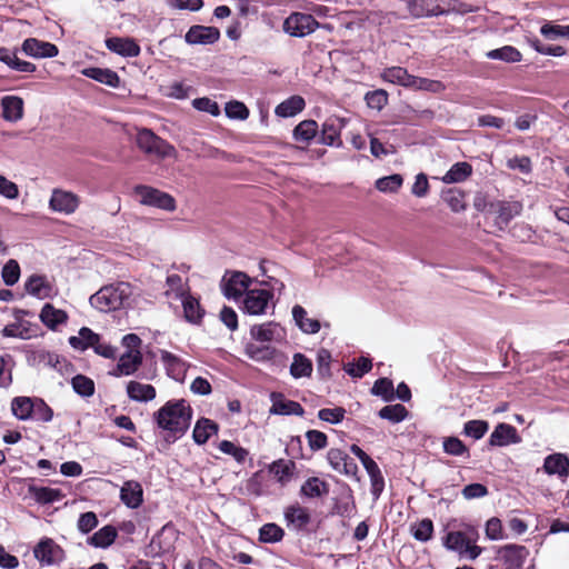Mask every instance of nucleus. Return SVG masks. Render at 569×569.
<instances>
[{
    "instance_id": "nucleus-1",
    "label": "nucleus",
    "mask_w": 569,
    "mask_h": 569,
    "mask_svg": "<svg viewBox=\"0 0 569 569\" xmlns=\"http://www.w3.org/2000/svg\"><path fill=\"white\" fill-rule=\"evenodd\" d=\"M192 411L184 400L168 401L156 413L158 426L174 435H183L189 428Z\"/></svg>"
},
{
    "instance_id": "nucleus-2",
    "label": "nucleus",
    "mask_w": 569,
    "mask_h": 569,
    "mask_svg": "<svg viewBox=\"0 0 569 569\" xmlns=\"http://www.w3.org/2000/svg\"><path fill=\"white\" fill-rule=\"evenodd\" d=\"M131 295L130 283L121 281L102 287L90 297V303L102 312H109L124 307Z\"/></svg>"
},
{
    "instance_id": "nucleus-3",
    "label": "nucleus",
    "mask_w": 569,
    "mask_h": 569,
    "mask_svg": "<svg viewBox=\"0 0 569 569\" xmlns=\"http://www.w3.org/2000/svg\"><path fill=\"white\" fill-rule=\"evenodd\" d=\"M478 538V530L472 526H466L462 530L449 531L443 539V546L448 550L458 552L461 557L475 560L482 551L477 546Z\"/></svg>"
},
{
    "instance_id": "nucleus-4",
    "label": "nucleus",
    "mask_w": 569,
    "mask_h": 569,
    "mask_svg": "<svg viewBox=\"0 0 569 569\" xmlns=\"http://www.w3.org/2000/svg\"><path fill=\"white\" fill-rule=\"evenodd\" d=\"M136 142L140 150L158 159L171 158L177 154L172 144L146 128L138 131Z\"/></svg>"
},
{
    "instance_id": "nucleus-5",
    "label": "nucleus",
    "mask_w": 569,
    "mask_h": 569,
    "mask_svg": "<svg viewBox=\"0 0 569 569\" xmlns=\"http://www.w3.org/2000/svg\"><path fill=\"white\" fill-rule=\"evenodd\" d=\"M134 194L139 198V202L141 204L154 207L169 212L176 210L177 206L174 198L171 194L153 187L144 184L136 186Z\"/></svg>"
},
{
    "instance_id": "nucleus-6",
    "label": "nucleus",
    "mask_w": 569,
    "mask_h": 569,
    "mask_svg": "<svg viewBox=\"0 0 569 569\" xmlns=\"http://www.w3.org/2000/svg\"><path fill=\"white\" fill-rule=\"evenodd\" d=\"M521 211L522 204L519 201H491L488 219H491L499 230H503Z\"/></svg>"
},
{
    "instance_id": "nucleus-7",
    "label": "nucleus",
    "mask_w": 569,
    "mask_h": 569,
    "mask_svg": "<svg viewBox=\"0 0 569 569\" xmlns=\"http://www.w3.org/2000/svg\"><path fill=\"white\" fill-rule=\"evenodd\" d=\"M252 282L253 279L242 271H226L220 287L226 298L238 300L246 296Z\"/></svg>"
},
{
    "instance_id": "nucleus-8",
    "label": "nucleus",
    "mask_w": 569,
    "mask_h": 569,
    "mask_svg": "<svg viewBox=\"0 0 569 569\" xmlns=\"http://www.w3.org/2000/svg\"><path fill=\"white\" fill-rule=\"evenodd\" d=\"M319 23L311 16L302 12L291 13L283 22V31L291 37H306L312 33Z\"/></svg>"
},
{
    "instance_id": "nucleus-9",
    "label": "nucleus",
    "mask_w": 569,
    "mask_h": 569,
    "mask_svg": "<svg viewBox=\"0 0 569 569\" xmlns=\"http://www.w3.org/2000/svg\"><path fill=\"white\" fill-rule=\"evenodd\" d=\"M34 558L41 565H53L61 562L66 555L63 549L51 538L41 539L33 549Z\"/></svg>"
},
{
    "instance_id": "nucleus-10",
    "label": "nucleus",
    "mask_w": 569,
    "mask_h": 569,
    "mask_svg": "<svg viewBox=\"0 0 569 569\" xmlns=\"http://www.w3.org/2000/svg\"><path fill=\"white\" fill-rule=\"evenodd\" d=\"M528 556V549L521 545L509 543L497 549V559L506 566V569L521 568Z\"/></svg>"
},
{
    "instance_id": "nucleus-11",
    "label": "nucleus",
    "mask_w": 569,
    "mask_h": 569,
    "mask_svg": "<svg viewBox=\"0 0 569 569\" xmlns=\"http://www.w3.org/2000/svg\"><path fill=\"white\" fill-rule=\"evenodd\" d=\"M271 298L272 293L270 290L251 289L247 291L243 298L242 310L252 316L263 315L266 313Z\"/></svg>"
},
{
    "instance_id": "nucleus-12",
    "label": "nucleus",
    "mask_w": 569,
    "mask_h": 569,
    "mask_svg": "<svg viewBox=\"0 0 569 569\" xmlns=\"http://www.w3.org/2000/svg\"><path fill=\"white\" fill-rule=\"evenodd\" d=\"M80 204L79 197L71 192L62 189H53L49 201V207L52 211L71 214Z\"/></svg>"
},
{
    "instance_id": "nucleus-13",
    "label": "nucleus",
    "mask_w": 569,
    "mask_h": 569,
    "mask_svg": "<svg viewBox=\"0 0 569 569\" xmlns=\"http://www.w3.org/2000/svg\"><path fill=\"white\" fill-rule=\"evenodd\" d=\"M21 50L26 56L34 59L53 58L59 53L56 44L37 38H27L22 42Z\"/></svg>"
},
{
    "instance_id": "nucleus-14",
    "label": "nucleus",
    "mask_w": 569,
    "mask_h": 569,
    "mask_svg": "<svg viewBox=\"0 0 569 569\" xmlns=\"http://www.w3.org/2000/svg\"><path fill=\"white\" fill-rule=\"evenodd\" d=\"M329 465L339 473L355 477L358 472V466L352 458L341 449L331 448L327 453Z\"/></svg>"
},
{
    "instance_id": "nucleus-15",
    "label": "nucleus",
    "mask_w": 569,
    "mask_h": 569,
    "mask_svg": "<svg viewBox=\"0 0 569 569\" xmlns=\"http://www.w3.org/2000/svg\"><path fill=\"white\" fill-rule=\"evenodd\" d=\"M220 38V31L214 27L192 26L186 33L184 40L189 44H212Z\"/></svg>"
},
{
    "instance_id": "nucleus-16",
    "label": "nucleus",
    "mask_w": 569,
    "mask_h": 569,
    "mask_svg": "<svg viewBox=\"0 0 569 569\" xmlns=\"http://www.w3.org/2000/svg\"><path fill=\"white\" fill-rule=\"evenodd\" d=\"M287 526L296 531L303 530L311 521L310 512L299 503L288 506L283 512Z\"/></svg>"
},
{
    "instance_id": "nucleus-17",
    "label": "nucleus",
    "mask_w": 569,
    "mask_h": 569,
    "mask_svg": "<svg viewBox=\"0 0 569 569\" xmlns=\"http://www.w3.org/2000/svg\"><path fill=\"white\" fill-rule=\"evenodd\" d=\"M270 400L272 406L269 410L271 415H281V416H302L305 413V409L302 406L293 400L287 399L280 392H272L270 395Z\"/></svg>"
},
{
    "instance_id": "nucleus-18",
    "label": "nucleus",
    "mask_w": 569,
    "mask_h": 569,
    "mask_svg": "<svg viewBox=\"0 0 569 569\" xmlns=\"http://www.w3.org/2000/svg\"><path fill=\"white\" fill-rule=\"evenodd\" d=\"M250 336L260 342H272L284 339V329L274 322H267L251 327Z\"/></svg>"
},
{
    "instance_id": "nucleus-19",
    "label": "nucleus",
    "mask_w": 569,
    "mask_h": 569,
    "mask_svg": "<svg viewBox=\"0 0 569 569\" xmlns=\"http://www.w3.org/2000/svg\"><path fill=\"white\" fill-rule=\"evenodd\" d=\"M521 441L517 429L508 423H499L490 435L489 445L491 447H505Z\"/></svg>"
},
{
    "instance_id": "nucleus-20",
    "label": "nucleus",
    "mask_w": 569,
    "mask_h": 569,
    "mask_svg": "<svg viewBox=\"0 0 569 569\" xmlns=\"http://www.w3.org/2000/svg\"><path fill=\"white\" fill-rule=\"evenodd\" d=\"M160 360L169 377L177 381H183L189 368V365L184 360L167 350H160Z\"/></svg>"
},
{
    "instance_id": "nucleus-21",
    "label": "nucleus",
    "mask_w": 569,
    "mask_h": 569,
    "mask_svg": "<svg viewBox=\"0 0 569 569\" xmlns=\"http://www.w3.org/2000/svg\"><path fill=\"white\" fill-rule=\"evenodd\" d=\"M120 499L130 509L139 508L143 502V489L140 482L126 481L120 489Z\"/></svg>"
},
{
    "instance_id": "nucleus-22",
    "label": "nucleus",
    "mask_w": 569,
    "mask_h": 569,
    "mask_svg": "<svg viewBox=\"0 0 569 569\" xmlns=\"http://www.w3.org/2000/svg\"><path fill=\"white\" fill-rule=\"evenodd\" d=\"M24 288L29 295L38 299L50 298L53 293V286L46 276L41 274L30 276L24 283Z\"/></svg>"
},
{
    "instance_id": "nucleus-23",
    "label": "nucleus",
    "mask_w": 569,
    "mask_h": 569,
    "mask_svg": "<svg viewBox=\"0 0 569 569\" xmlns=\"http://www.w3.org/2000/svg\"><path fill=\"white\" fill-rule=\"evenodd\" d=\"M343 126L342 119L338 117L328 118L322 124L320 142L327 146H340V132Z\"/></svg>"
},
{
    "instance_id": "nucleus-24",
    "label": "nucleus",
    "mask_w": 569,
    "mask_h": 569,
    "mask_svg": "<svg viewBox=\"0 0 569 569\" xmlns=\"http://www.w3.org/2000/svg\"><path fill=\"white\" fill-rule=\"evenodd\" d=\"M141 362V352L139 350H129L119 358L118 365L112 375L116 377L130 376L138 370Z\"/></svg>"
},
{
    "instance_id": "nucleus-25",
    "label": "nucleus",
    "mask_w": 569,
    "mask_h": 569,
    "mask_svg": "<svg viewBox=\"0 0 569 569\" xmlns=\"http://www.w3.org/2000/svg\"><path fill=\"white\" fill-rule=\"evenodd\" d=\"M107 48L122 57H137L140 53V47L133 39L113 37L106 40Z\"/></svg>"
},
{
    "instance_id": "nucleus-26",
    "label": "nucleus",
    "mask_w": 569,
    "mask_h": 569,
    "mask_svg": "<svg viewBox=\"0 0 569 569\" xmlns=\"http://www.w3.org/2000/svg\"><path fill=\"white\" fill-rule=\"evenodd\" d=\"M164 296L168 300H182L190 293V288L179 274H170L166 280Z\"/></svg>"
},
{
    "instance_id": "nucleus-27",
    "label": "nucleus",
    "mask_w": 569,
    "mask_h": 569,
    "mask_svg": "<svg viewBox=\"0 0 569 569\" xmlns=\"http://www.w3.org/2000/svg\"><path fill=\"white\" fill-rule=\"evenodd\" d=\"M2 118L9 122H17L23 117V100L18 96H6L1 99Z\"/></svg>"
},
{
    "instance_id": "nucleus-28",
    "label": "nucleus",
    "mask_w": 569,
    "mask_h": 569,
    "mask_svg": "<svg viewBox=\"0 0 569 569\" xmlns=\"http://www.w3.org/2000/svg\"><path fill=\"white\" fill-rule=\"evenodd\" d=\"M28 491L30 496L40 505L53 503L60 501L64 497L60 489L36 485H30L28 487Z\"/></svg>"
},
{
    "instance_id": "nucleus-29",
    "label": "nucleus",
    "mask_w": 569,
    "mask_h": 569,
    "mask_svg": "<svg viewBox=\"0 0 569 569\" xmlns=\"http://www.w3.org/2000/svg\"><path fill=\"white\" fill-rule=\"evenodd\" d=\"M408 10L416 18L438 16L443 12L437 0H410Z\"/></svg>"
},
{
    "instance_id": "nucleus-30",
    "label": "nucleus",
    "mask_w": 569,
    "mask_h": 569,
    "mask_svg": "<svg viewBox=\"0 0 569 569\" xmlns=\"http://www.w3.org/2000/svg\"><path fill=\"white\" fill-rule=\"evenodd\" d=\"M543 469L548 475L567 477L569 475V459L563 453H552L546 457Z\"/></svg>"
},
{
    "instance_id": "nucleus-31",
    "label": "nucleus",
    "mask_w": 569,
    "mask_h": 569,
    "mask_svg": "<svg viewBox=\"0 0 569 569\" xmlns=\"http://www.w3.org/2000/svg\"><path fill=\"white\" fill-rule=\"evenodd\" d=\"M0 61L6 63L12 70L19 72L32 73L37 69L36 64L29 61L20 60L17 57L16 51H11L4 47L0 48Z\"/></svg>"
},
{
    "instance_id": "nucleus-32",
    "label": "nucleus",
    "mask_w": 569,
    "mask_h": 569,
    "mask_svg": "<svg viewBox=\"0 0 569 569\" xmlns=\"http://www.w3.org/2000/svg\"><path fill=\"white\" fill-rule=\"evenodd\" d=\"M181 303L184 319L190 323H200L204 316V310L201 307L199 300L189 293L181 300Z\"/></svg>"
},
{
    "instance_id": "nucleus-33",
    "label": "nucleus",
    "mask_w": 569,
    "mask_h": 569,
    "mask_svg": "<svg viewBox=\"0 0 569 569\" xmlns=\"http://www.w3.org/2000/svg\"><path fill=\"white\" fill-rule=\"evenodd\" d=\"M127 393L131 400L147 402L156 398V389L151 385L130 381L127 385Z\"/></svg>"
},
{
    "instance_id": "nucleus-34",
    "label": "nucleus",
    "mask_w": 569,
    "mask_h": 569,
    "mask_svg": "<svg viewBox=\"0 0 569 569\" xmlns=\"http://www.w3.org/2000/svg\"><path fill=\"white\" fill-rule=\"evenodd\" d=\"M41 321L50 329L54 330L59 325L67 321L68 315L64 310L57 309L50 303H46L40 312Z\"/></svg>"
},
{
    "instance_id": "nucleus-35",
    "label": "nucleus",
    "mask_w": 569,
    "mask_h": 569,
    "mask_svg": "<svg viewBox=\"0 0 569 569\" xmlns=\"http://www.w3.org/2000/svg\"><path fill=\"white\" fill-rule=\"evenodd\" d=\"M292 317L297 323V326L309 335L317 333L320 330V322L317 319L308 318L307 311L303 307L296 305L292 308Z\"/></svg>"
},
{
    "instance_id": "nucleus-36",
    "label": "nucleus",
    "mask_w": 569,
    "mask_h": 569,
    "mask_svg": "<svg viewBox=\"0 0 569 569\" xmlns=\"http://www.w3.org/2000/svg\"><path fill=\"white\" fill-rule=\"evenodd\" d=\"M305 99L300 96H292L276 107L274 113L281 118H289L298 114L305 109Z\"/></svg>"
},
{
    "instance_id": "nucleus-37",
    "label": "nucleus",
    "mask_w": 569,
    "mask_h": 569,
    "mask_svg": "<svg viewBox=\"0 0 569 569\" xmlns=\"http://www.w3.org/2000/svg\"><path fill=\"white\" fill-rule=\"evenodd\" d=\"M99 338L98 333L93 332L90 328L83 327L79 330L78 336L69 338V343L72 348L83 351L88 348H93L98 343Z\"/></svg>"
},
{
    "instance_id": "nucleus-38",
    "label": "nucleus",
    "mask_w": 569,
    "mask_h": 569,
    "mask_svg": "<svg viewBox=\"0 0 569 569\" xmlns=\"http://www.w3.org/2000/svg\"><path fill=\"white\" fill-rule=\"evenodd\" d=\"M329 491L328 483L318 477L308 478L300 488V496L306 498H319Z\"/></svg>"
},
{
    "instance_id": "nucleus-39",
    "label": "nucleus",
    "mask_w": 569,
    "mask_h": 569,
    "mask_svg": "<svg viewBox=\"0 0 569 569\" xmlns=\"http://www.w3.org/2000/svg\"><path fill=\"white\" fill-rule=\"evenodd\" d=\"M218 425L210 419L202 418L198 420L192 433L194 442L198 445L206 443L213 433L218 432Z\"/></svg>"
},
{
    "instance_id": "nucleus-40",
    "label": "nucleus",
    "mask_w": 569,
    "mask_h": 569,
    "mask_svg": "<svg viewBox=\"0 0 569 569\" xmlns=\"http://www.w3.org/2000/svg\"><path fill=\"white\" fill-rule=\"evenodd\" d=\"M82 73L90 79L108 84L112 88H117L120 82L118 74L110 69L87 68Z\"/></svg>"
},
{
    "instance_id": "nucleus-41",
    "label": "nucleus",
    "mask_w": 569,
    "mask_h": 569,
    "mask_svg": "<svg viewBox=\"0 0 569 569\" xmlns=\"http://www.w3.org/2000/svg\"><path fill=\"white\" fill-rule=\"evenodd\" d=\"M117 530L112 526H104L88 538V543L96 548H107L113 543L117 538Z\"/></svg>"
},
{
    "instance_id": "nucleus-42",
    "label": "nucleus",
    "mask_w": 569,
    "mask_h": 569,
    "mask_svg": "<svg viewBox=\"0 0 569 569\" xmlns=\"http://www.w3.org/2000/svg\"><path fill=\"white\" fill-rule=\"evenodd\" d=\"M34 398L16 397L11 401V411L19 420L31 419Z\"/></svg>"
},
{
    "instance_id": "nucleus-43",
    "label": "nucleus",
    "mask_w": 569,
    "mask_h": 569,
    "mask_svg": "<svg viewBox=\"0 0 569 569\" xmlns=\"http://www.w3.org/2000/svg\"><path fill=\"white\" fill-rule=\"evenodd\" d=\"M381 77L385 81L409 88L413 76L402 67H391L385 69Z\"/></svg>"
},
{
    "instance_id": "nucleus-44",
    "label": "nucleus",
    "mask_w": 569,
    "mask_h": 569,
    "mask_svg": "<svg viewBox=\"0 0 569 569\" xmlns=\"http://www.w3.org/2000/svg\"><path fill=\"white\" fill-rule=\"evenodd\" d=\"M472 173V167L468 162L455 163L442 177L445 183L465 181Z\"/></svg>"
},
{
    "instance_id": "nucleus-45",
    "label": "nucleus",
    "mask_w": 569,
    "mask_h": 569,
    "mask_svg": "<svg viewBox=\"0 0 569 569\" xmlns=\"http://www.w3.org/2000/svg\"><path fill=\"white\" fill-rule=\"evenodd\" d=\"M441 197L453 212H462L467 208L465 192L458 188L443 191Z\"/></svg>"
},
{
    "instance_id": "nucleus-46",
    "label": "nucleus",
    "mask_w": 569,
    "mask_h": 569,
    "mask_svg": "<svg viewBox=\"0 0 569 569\" xmlns=\"http://www.w3.org/2000/svg\"><path fill=\"white\" fill-rule=\"evenodd\" d=\"M290 373L293 378L299 379L310 377L312 373V362L302 353H295L290 366Z\"/></svg>"
},
{
    "instance_id": "nucleus-47",
    "label": "nucleus",
    "mask_w": 569,
    "mask_h": 569,
    "mask_svg": "<svg viewBox=\"0 0 569 569\" xmlns=\"http://www.w3.org/2000/svg\"><path fill=\"white\" fill-rule=\"evenodd\" d=\"M2 335L10 338L30 339L33 337L34 331L26 321H16L7 325L2 329Z\"/></svg>"
},
{
    "instance_id": "nucleus-48",
    "label": "nucleus",
    "mask_w": 569,
    "mask_h": 569,
    "mask_svg": "<svg viewBox=\"0 0 569 569\" xmlns=\"http://www.w3.org/2000/svg\"><path fill=\"white\" fill-rule=\"evenodd\" d=\"M488 59L501 60L505 62H519L521 60V53L518 49L511 46H505L499 49L490 50L486 53Z\"/></svg>"
},
{
    "instance_id": "nucleus-49",
    "label": "nucleus",
    "mask_w": 569,
    "mask_h": 569,
    "mask_svg": "<svg viewBox=\"0 0 569 569\" xmlns=\"http://www.w3.org/2000/svg\"><path fill=\"white\" fill-rule=\"evenodd\" d=\"M378 416L381 419H386L392 423H398L407 418L408 410L400 403L389 405L381 408L378 412Z\"/></svg>"
},
{
    "instance_id": "nucleus-50",
    "label": "nucleus",
    "mask_w": 569,
    "mask_h": 569,
    "mask_svg": "<svg viewBox=\"0 0 569 569\" xmlns=\"http://www.w3.org/2000/svg\"><path fill=\"white\" fill-rule=\"evenodd\" d=\"M365 469L370 478L371 493L375 499H378L385 489V479L381 473V470H380L379 466L377 465V462H373L372 465L367 466V468H365Z\"/></svg>"
},
{
    "instance_id": "nucleus-51",
    "label": "nucleus",
    "mask_w": 569,
    "mask_h": 569,
    "mask_svg": "<svg viewBox=\"0 0 569 569\" xmlns=\"http://www.w3.org/2000/svg\"><path fill=\"white\" fill-rule=\"evenodd\" d=\"M318 132V123L315 120H303L293 130L297 141L309 142Z\"/></svg>"
},
{
    "instance_id": "nucleus-52",
    "label": "nucleus",
    "mask_w": 569,
    "mask_h": 569,
    "mask_svg": "<svg viewBox=\"0 0 569 569\" xmlns=\"http://www.w3.org/2000/svg\"><path fill=\"white\" fill-rule=\"evenodd\" d=\"M403 183V178L399 173L379 178L375 186L380 192L395 193Z\"/></svg>"
},
{
    "instance_id": "nucleus-53",
    "label": "nucleus",
    "mask_w": 569,
    "mask_h": 569,
    "mask_svg": "<svg viewBox=\"0 0 569 569\" xmlns=\"http://www.w3.org/2000/svg\"><path fill=\"white\" fill-rule=\"evenodd\" d=\"M283 529L276 523H266L259 530V540L266 543H274L282 540Z\"/></svg>"
},
{
    "instance_id": "nucleus-54",
    "label": "nucleus",
    "mask_w": 569,
    "mask_h": 569,
    "mask_svg": "<svg viewBox=\"0 0 569 569\" xmlns=\"http://www.w3.org/2000/svg\"><path fill=\"white\" fill-rule=\"evenodd\" d=\"M409 89L438 93L445 90V86L438 80L413 76Z\"/></svg>"
},
{
    "instance_id": "nucleus-55",
    "label": "nucleus",
    "mask_w": 569,
    "mask_h": 569,
    "mask_svg": "<svg viewBox=\"0 0 569 569\" xmlns=\"http://www.w3.org/2000/svg\"><path fill=\"white\" fill-rule=\"evenodd\" d=\"M540 33L547 40H557L559 38L569 39V26L556 24L552 22H546L540 28Z\"/></svg>"
},
{
    "instance_id": "nucleus-56",
    "label": "nucleus",
    "mask_w": 569,
    "mask_h": 569,
    "mask_svg": "<svg viewBox=\"0 0 569 569\" xmlns=\"http://www.w3.org/2000/svg\"><path fill=\"white\" fill-rule=\"evenodd\" d=\"M489 430V423L485 420H470L463 426V435L475 440L481 439Z\"/></svg>"
},
{
    "instance_id": "nucleus-57",
    "label": "nucleus",
    "mask_w": 569,
    "mask_h": 569,
    "mask_svg": "<svg viewBox=\"0 0 569 569\" xmlns=\"http://www.w3.org/2000/svg\"><path fill=\"white\" fill-rule=\"evenodd\" d=\"M371 392L376 396L381 397L385 401H391L395 398L393 383L388 378L378 379L375 382Z\"/></svg>"
},
{
    "instance_id": "nucleus-58",
    "label": "nucleus",
    "mask_w": 569,
    "mask_h": 569,
    "mask_svg": "<svg viewBox=\"0 0 569 569\" xmlns=\"http://www.w3.org/2000/svg\"><path fill=\"white\" fill-rule=\"evenodd\" d=\"M219 450L226 455H229L234 458V460L239 463L244 462L249 452L247 449L236 446L233 442L229 440H222L219 446Z\"/></svg>"
},
{
    "instance_id": "nucleus-59",
    "label": "nucleus",
    "mask_w": 569,
    "mask_h": 569,
    "mask_svg": "<svg viewBox=\"0 0 569 569\" xmlns=\"http://www.w3.org/2000/svg\"><path fill=\"white\" fill-rule=\"evenodd\" d=\"M415 539L426 542L431 539L433 532V523L430 519H422L411 527Z\"/></svg>"
},
{
    "instance_id": "nucleus-60",
    "label": "nucleus",
    "mask_w": 569,
    "mask_h": 569,
    "mask_svg": "<svg viewBox=\"0 0 569 569\" xmlns=\"http://www.w3.org/2000/svg\"><path fill=\"white\" fill-rule=\"evenodd\" d=\"M371 368V360L365 357L359 358L357 362H350L345 366L346 372L355 378H361L363 375L369 372Z\"/></svg>"
},
{
    "instance_id": "nucleus-61",
    "label": "nucleus",
    "mask_w": 569,
    "mask_h": 569,
    "mask_svg": "<svg viewBox=\"0 0 569 569\" xmlns=\"http://www.w3.org/2000/svg\"><path fill=\"white\" fill-rule=\"evenodd\" d=\"M72 388L78 395L82 397H90L94 392L93 381L82 375H78L72 378Z\"/></svg>"
},
{
    "instance_id": "nucleus-62",
    "label": "nucleus",
    "mask_w": 569,
    "mask_h": 569,
    "mask_svg": "<svg viewBox=\"0 0 569 569\" xmlns=\"http://www.w3.org/2000/svg\"><path fill=\"white\" fill-rule=\"evenodd\" d=\"M31 419L42 422L52 420L53 411L42 399L34 398Z\"/></svg>"
},
{
    "instance_id": "nucleus-63",
    "label": "nucleus",
    "mask_w": 569,
    "mask_h": 569,
    "mask_svg": "<svg viewBox=\"0 0 569 569\" xmlns=\"http://www.w3.org/2000/svg\"><path fill=\"white\" fill-rule=\"evenodd\" d=\"M1 276L7 286H13L19 281L20 267L14 259H10L2 268Z\"/></svg>"
},
{
    "instance_id": "nucleus-64",
    "label": "nucleus",
    "mask_w": 569,
    "mask_h": 569,
    "mask_svg": "<svg viewBox=\"0 0 569 569\" xmlns=\"http://www.w3.org/2000/svg\"><path fill=\"white\" fill-rule=\"evenodd\" d=\"M226 114L230 119L246 120L249 117V110L240 101H230L224 108Z\"/></svg>"
}]
</instances>
